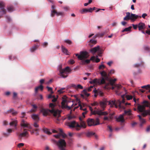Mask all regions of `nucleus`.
<instances>
[{"label":"nucleus","mask_w":150,"mask_h":150,"mask_svg":"<svg viewBox=\"0 0 150 150\" xmlns=\"http://www.w3.org/2000/svg\"><path fill=\"white\" fill-rule=\"evenodd\" d=\"M114 113L112 114L111 113L110 114L109 117L110 119L112 120V119L113 116L114 115Z\"/></svg>","instance_id":"nucleus-64"},{"label":"nucleus","mask_w":150,"mask_h":150,"mask_svg":"<svg viewBox=\"0 0 150 150\" xmlns=\"http://www.w3.org/2000/svg\"><path fill=\"white\" fill-rule=\"evenodd\" d=\"M75 127H76V129L77 130H79L81 128V125H79L78 123H76Z\"/></svg>","instance_id":"nucleus-46"},{"label":"nucleus","mask_w":150,"mask_h":150,"mask_svg":"<svg viewBox=\"0 0 150 150\" xmlns=\"http://www.w3.org/2000/svg\"><path fill=\"white\" fill-rule=\"evenodd\" d=\"M7 9L8 11L9 12H11L14 11V8L12 6H11L8 7L7 8Z\"/></svg>","instance_id":"nucleus-39"},{"label":"nucleus","mask_w":150,"mask_h":150,"mask_svg":"<svg viewBox=\"0 0 150 150\" xmlns=\"http://www.w3.org/2000/svg\"><path fill=\"white\" fill-rule=\"evenodd\" d=\"M47 89L48 91H50L51 92V94H52V93H53V92L52 91V88L49 87L48 86H47Z\"/></svg>","instance_id":"nucleus-50"},{"label":"nucleus","mask_w":150,"mask_h":150,"mask_svg":"<svg viewBox=\"0 0 150 150\" xmlns=\"http://www.w3.org/2000/svg\"><path fill=\"white\" fill-rule=\"evenodd\" d=\"M97 42V40H95L91 39L89 42L88 45L90 47H92L94 45L96 44Z\"/></svg>","instance_id":"nucleus-23"},{"label":"nucleus","mask_w":150,"mask_h":150,"mask_svg":"<svg viewBox=\"0 0 150 150\" xmlns=\"http://www.w3.org/2000/svg\"><path fill=\"white\" fill-rule=\"evenodd\" d=\"M109 105H110L111 107H113L114 105L115 106V108H119L120 109H124L125 107L124 105H121V102L118 100L116 101L114 100L110 101L109 102Z\"/></svg>","instance_id":"nucleus-6"},{"label":"nucleus","mask_w":150,"mask_h":150,"mask_svg":"<svg viewBox=\"0 0 150 150\" xmlns=\"http://www.w3.org/2000/svg\"><path fill=\"white\" fill-rule=\"evenodd\" d=\"M59 69L60 73L59 75L62 77L65 78L67 77L68 73L71 71L70 68L67 67L64 69H62V66L60 65L59 66Z\"/></svg>","instance_id":"nucleus-3"},{"label":"nucleus","mask_w":150,"mask_h":150,"mask_svg":"<svg viewBox=\"0 0 150 150\" xmlns=\"http://www.w3.org/2000/svg\"><path fill=\"white\" fill-rule=\"evenodd\" d=\"M88 125V126H94L100 124L99 119L97 118L95 120L93 119L89 118L87 121Z\"/></svg>","instance_id":"nucleus-7"},{"label":"nucleus","mask_w":150,"mask_h":150,"mask_svg":"<svg viewBox=\"0 0 150 150\" xmlns=\"http://www.w3.org/2000/svg\"><path fill=\"white\" fill-rule=\"evenodd\" d=\"M144 50L146 51H149L150 50V48L148 46H145L144 47Z\"/></svg>","instance_id":"nucleus-55"},{"label":"nucleus","mask_w":150,"mask_h":150,"mask_svg":"<svg viewBox=\"0 0 150 150\" xmlns=\"http://www.w3.org/2000/svg\"><path fill=\"white\" fill-rule=\"evenodd\" d=\"M43 131L44 132L47 134H51L49 130L47 128H44L43 129Z\"/></svg>","instance_id":"nucleus-45"},{"label":"nucleus","mask_w":150,"mask_h":150,"mask_svg":"<svg viewBox=\"0 0 150 150\" xmlns=\"http://www.w3.org/2000/svg\"><path fill=\"white\" fill-rule=\"evenodd\" d=\"M142 115L143 116L145 117L147 115V113L146 112L145 110H144V112H142Z\"/></svg>","instance_id":"nucleus-59"},{"label":"nucleus","mask_w":150,"mask_h":150,"mask_svg":"<svg viewBox=\"0 0 150 150\" xmlns=\"http://www.w3.org/2000/svg\"><path fill=\"white\" fill-rule=\"evenodd\" d=\"M43 88V86L42 85H40V86L36 87L35 89V93H37L39 89H40L42 91V90Z\"/></svg>","instance_id":"nucleus-36"},{"label":"nucleus","mask_w":150,"mask_h":150,"mask_svg":"<svg viewBox=\"0 0 150 150\" xmlns=\"http://www.w3.org/2000/svg\"><path fill=\"white\" fill-rule=\"evenodd\" d=\"M54 107H55L54 105L52 103H50L49 104V107L50 108H51V110L53 109L54 110H56L54 109Z\"/></svg>","instance_id":"nucleus-47"},{"label":"nucleus","mask_w":150,"mask_h":150,"mask_svg":"<svg viewBox=\"0 0 150 150\" xmlns=\"http://www.w3.org/2000/svg\"><path fill=\"white\" fill-rule=\"evenodd\" d=\"M117 80L116 79H110V83L111 86L114 85V84L115 82Z\"/></svg>","instance_id":"nucleus-43"},{"label":"nucleus","mask_w":150,"mask_h":150,"mask_svg":"<svg viewBox=\"0 0 150 150\" xmlns=\"http://www.w3.org/2000/svg\"><path fill=\"white\" fill-rule=\"evenodd\" d=\"M76 122L75 121H73L70 122L69 123V126L70 127L74 128L75 127Z\"/></svg>","instance_id":"nucleus-35"},{"label":"nucleus","mask_w":150,"mask_h":150,"mask_svg":"<svg viewBox=\"0 0 150 150\" xmlns=\"http://www.w3.org/2000/svg\"><path fill=\"white\" fill-rule=\"evenodd\" d=\"M75 61L73 59H70L69 62V63L71 64H73L75 63Z\"/></svg>","instance_id":"nucleus-57"},{"label":"nucleus","mask_w":150,"mask_h":150,"mask_svg":"<svg viewBox=\"0 0 150 150\" xmlns=\"http://www.w3.org/2000/svg\"><path fill=\"white\" fill-rule=\"evenodd\" d=\"M88 107H89V109H90V110L91 111V113H92L93 114H94V115L97 114H94V111L93 110V109L91 106H89Z\"/></svg>","instance_id":"nucleus-60"},{"label":"nucleus","mask_w":150,"mask_h":150,"mask_svg":"<svg viewBox=\"0 0 150 150\" xmlns=\"http://www.w3.org/2000/svg\"><path fill=\"white\" fill-rule=\"evenodd\" d=\"M105 68V66L103 64H102L99 66V69H104Z\"/></svg>","instance_id":"nucleus-61"},{"label":"nucleus","mask_w":150,"mask_h":150,"mask_svg":"<svg viewBox=\"0 0 150 150\" xmlns=\"http://www.w3.org/2000/svg\"><path fill=\"white\" fill-rule=\"evenodd\" d=\"M32 106L33 107V108L30 111H28V113L34 112H36L37 110L38 106L36 105L32 104Z\"/></svg>","instance_id":"nucleus-21"},{"label":"nucleus","mask_w":150,"mask_h":150,"mask_svg":"<svg viewBox=\"0 0 150 150\" xmlns=\"http://www.w3.org/2000/svg\"><path fill=\"white\" fill-rule=\"evenodd\" d=\"M105 33L104 32L98 33L96 34L93 38H96L97 37H102L104 36Z\"/></svg>","instance_id":"nucleus-33"},{"label":"nucleus","mask_w":150,"mask_h":150,"mask_svg":"<svg viewBox=\"0 0 150 150\" xmlns=\"http://www.w3.org/2000/svg\"><path fill=\"white\" fill-rule=\"evenodd\" d=\"M60 132L59 134H60L63 138H65L66 137V135L63 132L62 130L61 129H59Z\"/></svg>","instance_id":"nucleus-37"},{"label":"nucleus","mask_w":150,"mask_h":150,"mask_svg":"<svg viewBox=\"0 0 150 150\" xmlns=\"http://www.w3.org/2000/svg\"><path fill=\"white\" fill-rule=\"evenodd\" d=\"M31 118L36 122H38L40 120V117L38 115L33 114L31 115Z\"/></svg>","instance_id":"nucleus-19"},{"label":"nucleus","mask_w":150,"mask_h":150,"mask_svg":"<svg viewBox=\"0 0 150 150\" xmlns=\"http://www.w3.org/2000/svg\"><path fill=\"white\" fill-rule=\"evenodd\" d=\"M51 16L52 17H53L56 14L57 16H62L64 15V13L63 12H58L55 10V6L54 5H52L51 6Z\"/></svg>","instance_id":"nucleus-8"},{"label":"nucleus","mask_w":150,"mask_h":150,"mask_svg":"<svg viewBox=\"0 0 150 150\" xmlns=\"http://www.w3.org/2000/svg\"><path fill=\"white\" fill-rule=\"evenodd\" d=\"M132 113L131 112V110H125L124 112V113L123 114L124 115L125 114H126L128 116H131L132 115Z\"/></svg>","instance_id":"nucleus-41"},{"label":"nucleus","mask_w":150,"mask_h":150,"mask_svg":"<svg viewBox=\"0 0 150 150\" xmlns=\"http://www.w3.org/2000/svg\"><path fill=\"white\" fill-rule=\"evenodd\" d=\"M92 9L91 8H89L88 9L87 8H83L80 11V13L81 14H84L87 12L91 13V11Z\"/></svg>","instance_id":"nucleus-22"},{"label":"nucleus","mask_w":150,"mask_h":150,"mask_svg":"<svg viewBox=\"0 0 150 150\" xmlns=\"http://www.w3.org/2000/svg\"><path fill=\"white\" fill-rule=\"evenodd\" d=\"M109 101H107L106 99H104L103 101L100 102V107L104 110L107 103H109Z\"/></svg>","instance_id":"nucleus-15"},{"label":"nucleus","mask_w":150,"mask_h":150,"mask_svg":"<svg viewBox=\"0 0 150 150\" xmlns=\"http://www.w3.org/2000/svg\"><path fill=\"white\" fill-rule=\"evenodd\" d=\"M53 142L56 144L58 146L60 150H66V143L64 140L60 139L57 142L54 139L52 140Z\"/></svg>","instance_id":"nucleus-5"},{"label":"nucleus","mask_w":150,"mask_h":150,"mask_svg":"<svg viewBox=\"0 0 150 150\" xmlns=\"http://www.w3.org/2000/svg\"><path fill=\"white\" fill-rule=\"evenodd\" d=\"M83 87L80 84H78L77 85L76 89H82Z\"/></svg>","instance_id":"nucleus-54"},{"label":"nucleus","mask_w":150,"mask_h":150,"mask_svg":"<svg viewBox=\"0 0 150 150\" xmlns=\"http://www.w3.org/2000/svg\"><path fill=\"white\" fill-rule=\"evenodd\" d=\"M82 94H81V96L83 99H87L86 98L88 97L90 94L87 92V90L86 89H84L82 91Z\"/></svg>","instance_id":"nucleus-12"},{"label":"nucleus","mask_w":150,"mask_h":150,"mask_svg":"<svg viewBox=\"0 0 150 150\" xmlns=\"http://www.w3.org/2000/svg\"><path fill=\"white\" fill-rule=\"evenodd\" d=\"M17 124V121L16 120H14L10 122L9 125L11 126H14L15 129H16Z\"/></svg>","instance_id":"nucleus-24"},{"label":"nucleus","mask_w":150,"mask_h":150,"mask_svg":"<svg viewBox=\"0 0 150 150\" xmlns=\"http://www.w3.org/2000/svg\"><path fill=\"white\" fill-rule=\"evenodd\" d=\"M66 97L65 96H64L63 97H62V101L61 102L62 108L65 106L66 105L65 103L67 102V100L66 98Z\"/></svg>","instance_id":"nucleus-29"},{"label":"nucleus","mask_w":150,"mask_h":150,"mask_svg":"<svg viewBox=\"0 0 150 150\" xmlns=\"http://www.w3.org/2000/svg\"><path fill=\"white\" fill-rule=\"evenodd\" d=\"M100 74L102 76L101 79H95L90 81L91 84L95 83L98 84H101L106 83L105 80H108L109 76L107 73L104 71L100 72Z\"/></svg>","instance_id":"nucleus-1"},{"label":"nucleus","mask_w":150,"mask_h":150,"mask_svg":"<svg viewBox=\"0 0 150 150\" xmlns=\"http://www.w3.org/2000/svg\"><path fill=\"white\" fill-rule=\"evenodd\" d=\"M98 103L96 102H95L91 104V105L93 106L97 105H98Z\"/></svg>","instance_id":"nucleus-63"},{"label":"nucleus","mask_w":150,"mask_h":150,"mask_svg":"<svg viewBox=\"0 0 150 150\" xmlns=\"http://www.w3.org/2000/svg\"><path fill=\"white\" fill-rule=\"evenodd\" d=\"M65 89V88H61L60 89L58 90L57 91L60 94L63 93L64 92L63 90Z\"/></svg>","instance_id":"nucleus-53"},{"label":"nucleus","mask_w":150,"mask_h":150,"mask_svg":"<svg viewBox=\"0 0 150 150\" xmlns=\"http://www.w3.org/2000/svg\"><path fill=\"white\" fill-rule=\"evenodd\" d=\"M4 4L3 2H0V13L2 12L3 14H5L6 13V11L4 8Z\"/></svg>","instance_id":"nucleus-11"},{"label":"nucleus","mask_w":150,"mask_h":150,"mask_svg":"<svg viewBox=\"0 0 150 150\" xmlns=\"http://www.w3.org/2000/svg\"><path fill=\"white\" fill-rule=\"evenodd\" d=\"M54 137H55L56 138H60V137L61 136L59 134H56V135H54Z\"/></svg>","instance_id":"nucleus-58"},{"label":"nucleus","mask_w":150,"mask_h":150,"mask_svg":"<svg viewBox=\"0 0 150 150\" xmlns=\"http://www.w3.org/2000/svg\"><path fill=\"white\" fill-rule=\"evenodd\" d=\"M29 125V124L26 121H25L23 119L21 120V127H23V128L28 127Z\"/></svg>","instance_id":"nucleus-16"},{"label":"nucleus","mask_w":150,"mask_h":150,"mask_svg":"<svg viewBox=\"0 0 150 150\" xmlns=\"http://www.w3.org/2000/svg\"><path fill=\"white\" fill-rule=\"evenodd\" d=\"M76 100L78 102V103H79V106L80 107V109L81 110H83V107H82V105H81V102L80 100L78 98H76Z\"/></svg>","instance_id":"nucleus-44"},{"label":"nucleus","mask_w":150,"mask_h":150,"mask_svg":"<svg viewBox=\"0 0 150 150\" xmlns=\"http://www.w3.org/2000/svg\"><path fill=\"white\" fill-rule=\"evenodd\" d=\"M76 56L79 59L81 60L80 64L82 65H83L82 64V62L83 61H85V59L89 57V54L87 52L85 51H81L80 53V54H75Z\"/></svg>","instance_id":"nucleus-4"},{"label":"nucleus","mask_w":150,"mask_h":150,"mask_svg":"<svg viewBox=\"0 0 150 150\" xmlns=\"http://www.w3.org/2000/svg\"><path fill=\"white\" fill-rule=\"evenodd\" d=\"M126 98L127 100H130L132 99V97L131 96L128 95H126Z\"/></svg>","instance_id":"nucleus-51"},{"label":"nucleus","mask_w":150,"mask_h":150,"mask_svg":"<svg viewBox=\"0 0 150 150\" xmlns=\"http://www.w3.org/2000/svg\"><path fill=\"white\" fill-rule=\"evenodd\" d=\"M138 110L139 112H144L145 110V108H144V106L143 105H139L138 106Z\"/></svg>","instance_id":"nucleus-27"},{"label":"nucleus","mask_w":150,"mask_h":150,"mask_svg":"<svg viewBox=\"0 0 150 150\" xmlns=\"http://www.w3.org/2000/svg\"><path fill=\"white\" fill-rule=\"evenodd\" d=\"M115 86L117 89V90H116V93H117L118 92V90L120 89L121 88V86L120 85L115 84Z\"/></svg>","instance_id":"nucleus-40"},{"label":"nucleus","mask_w":150,"mask_h":150,"mask_svg":"<svg viewBox=\"0 0 150 150\" xmlns=\"http://www.w3.org/2000/svg\"><path fill=\"white\" fill-rule=\"evenodd\" d=\"M49 112L53 114L54 116H57L59 117L60 116V113L61 111L59 110H49L47 109H45L44 108H41L40 110V113H42V115L44 116L47 115Z\"/></svg>","instance_id":"nucleus-2"},{"label":"nucleus","mask_w":150,"mask_h":150,"mask_svg":"<svg viewBox=\"0 0 150 150\" xmlns=\"http://www.w3.org/2000/svg\"><path fill=\"white\" fill-rule=\"evenodd\" d=\"M73 104H72L71 107L67 105H65V106L63 107L62 108H67L68 110H70L71 108L73 107Z\"/></svg>","instance_id":"nucleus-48"},{"label":"nucleus","mask_w":150,"mask_h":150,"mask_svg":"<svg viewBox=\"0 0 150 150\" xmlns=\"http://www.w3.org/2000/svg\"><path fill=\"white\" fill-rule=\"evenodd\" d=\"M79 120L80 121V125L81 127H83L84 128H86V125L85 122L82 121L81 117H79Z\"/></svg>","instance_id":"nucleus-28"},{"label":"nucleus","mask_w":150,"mask_h":150,"mask_svg":"<svg viewBox=\"0 0 150 150\" xmlns=\"http://www.w3.org/2000/svg\"><path fill=\"white\" fill-rule=\"evenodd\" d=\"M138 17L141 18V17L133 13H131L130 15V20L133 22L135 21Z\"/></svg>","instance_id":"nucleus-14"},{"label":"nucleus","mask_w":150,"mask_h":150,"mask_svg":"<svg viewBox=\"0 0 150 150\" xmlns=\"http://www.w3.org/2000/svg\"><path fill=\"white\" fill-rule=\"evenodd\" d=\"M132 26H129L128 28H126L125 29H124L123 30H122V32H129L130 31L131 29L132 28Z\"/></svg>","instance_id":"nucleus-42"},{"label":"nucleus","mask_w":150,"mask_h":150,"mask_svg":"<svg viewBox=\"0 0 150 150\" xmlns=\"http://www.w3.org/2000/svg\"><path fill=\"white\" fill-rule=\"evenodd\" d=\"M7 132L4 133L3 135L5 137H7L10 135V134L13 131V130L11 129H8L7 130Z\"/></svg>","instance_id":"nucleus-25"},{"label":"nucleus","mask_w":150,"mask_h":150,"mask_svg":"<svg viewBox=\"0 0 150 150\" xmlns=\"http://www.w3.org/2000/svg\"><path fill=\"white\" fill-rule=\"evenodd\" d=\"M95 59V57L92 56L91 58L90 59H86L85 61H82V64H83V65H85L87 64H88L90 63L91 60L94 62Z\"/></svg>","instance_id":"nucleus-13"},{"label":"nucleus","mask_w":150,"mask_h":150,"mask_svg":"<svg viewBox=\"0 0 150 150\" xmlns=\"http://www.w3.org/2000/svg\"><path fill=\"white\" fill-rule=\"evenodd\" d=\"M62 50V52L66 55H69L68 52L66 48L63 45L61 46Z\"/></svg>","instance_id":"nucleus-32"},{"label":"nucleus","mask_w":150,"mask_h":150,"mask_svg":"<svg viewBox=\"0 0 150 150\" xmlns=\"http://www.w3.org/2000/svg\"><path fill=\"white\" fill-rule=\"evenodd\" d=\"M126 16L123 18L124 20L127 21L130 20V13L129 12L126 13Z\"/></svg>","instance_id":"nucleus-31"},{"label":"nucleus","mask_w":150,"mask_h":150,"mask_svg":"<svg viewBox=\"0 0 150 150\" xmlns=\"http://www.w3.org/2000/svg\"><path fill=\"white\" fill-rule=\"evenodd\" d=\"M8 112L12 113V114L13 115H15L17 114L18 112H17L15 111L13 109H11L8 111Z\"/></svg>","instance_id":"nucleus-38"},{"label":"nucleus","mask_w":150,"mask_h":150,"mask_svg":"<svg viewBox=\"0 0 150 150\" xmlns=\"http://www.w3.org/2000/svg\"><path fill=\"white\" fill-rule=\"evenodd\" d=\"M38 44L35 45L30 48V50L31 52H33L39 46Z\"/></svg>","instance_id":"nucleus-30"},{"label":"nucleus","mask_w":150,"mask_h":150,"mask_svg":"<svg viewBox=\"0 0 150 150\" xmlns=\"http://www.w3.org/2000/svg\"><path fill=\"white\" fill-rule=\"evenodd\" d=\"M138 28L139 30H141L144 29L146 28V26L145 24L142 22H140L138 24Z\"/></svg>","instance_id":"nucleus-20"},{"label":"nucleus","mask_w":150,"mask_h":150,"mask_svg":"<svg viewBox=\"0 0 150 150\" xmlns=\"http://www.w3.org/2000/svg\"><path fill=\"white\" fill-rule=\"evenodd\" d=\"M86 135L88 137H90L94 135L96 138L97 139L98 138V136L95 133L92 132H88L86 134Z\"/></svg>","instance_id":"nucleus-26"},{"label":"nucleus","mask_w":150,"mask_h":150,"mask_svg":"<svg viewBox=\"0 0 150 150\" xmlns=\"http://www.w3.org/2000/svg\"><path fill=\"white\" fill-rule=\"evenodd\" d=\"M94 113L97 114L99 115H105L108 114V113L107 112H102L101 110H94Z\"/></svg>","instance_id":"nucleus-17"},{"label":"nucleus","mask_w":150,"mask_h":150,"mask_svg":"<svg viewBox=\"0 0 150 150\" xmlns=\"http://www.w3.org/2000/svg\"><path fill=\"white\" fill-rule=\"evenodd\" d=\"M24 144L23 143H20L18 144V146L19 148L23 146H24Z\"/></svg>","instance_id":"nucleus-62"},{"label":"nucleus","mask_w":150,"mask_h":150,"mask_svg":"<svg viewBox=\"0 0 150 150\" xmlns=\"http://www.w3.org/2000/svg\"><path fill=\"white\" fill-rule=\"evenodd\" d=\"M116 121L118 122H120L121 123H123L125 122V120L124 118V115H120L116 118Z\"/></svg>","instance_id":"nucleus-18"},{"label":"nucleus","mask_w":150,"mask_h":150,"mask_svg":"<svg viewBox=\"0 0 150 150\" xmlns=\"http://www.w3.org/2000/svg\"><path fill=\"white\" fill-rule=\"evenodd\" d=\"M142 104H143V105L144 106L145 108L146 107H149V108L150 106L149 103L146 100L144 101L143 102Z\"/></svg>","instance_id":"nucleus-34"},{"label":"nucleus","mask_w":150,"mask_h":150,"mask_svg":"<svg viewBox=\"0 0 150 150\" xmlns=\"http://www.w3.org/2000/svg\"><path fill=\"white\" fill-rule=\"evenodd\" d=\"M64 42L69 45H71L72 43L71 40L68 39L65 40Z\"/></svg>","instance_id":"nucleus-49"},{"label":"nucleus","mask_w":150,"mask_h":150,"mask_svg":"<svg viewBox=\"0 0 150 150\" xmlns=\"http://www.w3.org/2000/svg\"><path fill=\"white\" fill-rule=\"evenodd\" d=\"M90 51L93 54L98 52V55L99 56H100L102 53V50L100 49L99 46H98L96 47L91 48L90 50Z\"/></svg>","instance_id":"nucleus-10"},{"label":"nucleus","mask_w":150,"mask_h":150,"mask_svg":"<svg viewBox=\"0 0 150 150\" xmlns=\"http://www.w3.org/2000/svg\"><path fill=\"white\" fill-rule=\"evenodd\" d=\"M17 134L18 137L20 139H21L23 137L28 138L29 137L28 130L25 129H23V132L20 134Z\"/></svg>","instance_id":"nucleus-9"},{"label":"nucleus","mask_w":150,"mask_h":150,"mask_svg":"<svg viewBox=\"0 0 150 150\" xmlns=\"http://www.w3.org/2000/svg\"><path fill=\"white\" fill-rule=\"evenodd\" d=\"M5 18L7 19L8 22H10L11 21V19L10 17L8 16H5Z\"/></svg>","instance_id":"nucleus-56"},{"label":"nucleus","mask_w":150,"mask_h":150,"mask_svg":"<svg viewBox=\"0 0 150 150\" xmlns=\"http://www.w3.org/2000/svg\"><path fill=\"white\" fill-rule=\"evenodd\" d=\"M34 122L33 124L34 126L36 128L38 127L39 126V125L38 124L37 122Z\"/></svg>","instance_id":"nucleus-52"}]
</instances>
